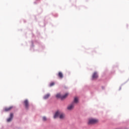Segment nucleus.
Returning a JSON list of instances; mask_svg holds the SVG:
<instances>
[{
  "label": "nucleus",
  "instance_id": "8",
  "mask_svg": "<svg viewBox=\"0 0 129 129\" xmlns=\"http://www.w3.org/2000/svg\"><path fill=\"white\" fill-rule=\"evenodd\" d=\"M13 106H10L9 107H6L5 108V111H11L12 109H13Z\"/></svg>",
  "mask_w": 129,
  "mask_h": 129
},
{
  "label": "nucleus",
  "instance_id": "7",
  "mask_svg": "<svg viewBox=\"0 0 129 129\" xmlns=\"http://www.w3.org/2000/svg\"><path fill=\"white\" fill-rule=\"evenodd\" d=\"M13 117H14V114L13 113H10V117L7 119L8 122H10V121H12V120L13 119Z\"/></svg>",
  "mask_w": 129,
  "mask_h": 129
},
{
  "label": "nucleus",
  "instance_id": "3",
  "mask_svg": "<svg viewBox=\"0 0 129 129\" xmlns=\"http://www.w3.org/2000/svg\"><path fill=\"white\" fill-rule=\"evenodd\" d=\"M67 96H68V93H66L63 96L61 95L60 94H57L56 95V98H61V100L65 99Z\"/></svg>",
  "mask_w": 129,
  "mask_h": 129
},
{
  "label": "nucleus",
  "instance_id": "2",
  "mask_svg": "<svg viewBox=\"0 0 129 129\" xmlns=\"http://www.w3.org/2000/svg\"><path fill=\"white\" fill-rule=\"evenodd\" d=\"M97 122H98V120L96 119L91 118L89 119L88 124L90 125V124H94V123H97Z\"/></svg>",
  "mask_w": 129,
  "mask_h": 129
},
{
  "label": "nucleus",
  "instance_id": "4",
  "mask_svg": "<svg viewBox=\"0 0 129 129\" xmlns=\"http://www.w3.org/2000/svg\"><path fill=\"white\" fill-rule=\"evenodd\" d=\"M24 105L25 106V108H26V109H29V107L30 106V104H29V101H28V100H24Z\"/></svg>",
  "mask_w": 129,
  "mask_h": 129
},
{
  "label": "nucleus",
  "instance_id": "1",
  "mask_svg": "<svg viewBox=\"0 0 129 129\" xmlns=\"http://www.w3.org/2000/svg\"><path fill=\"white\" fill-rule=\"evenodd\" d=\"M58 116H59L60 119H64L65 118V114L57 111L54 114L53 118H57Z\"/></svg>",
  "mask_w": 129,
  "mask_h": 129
},
{
  "label": "nucleus",
  "instance_id": "12",
  "mask_svg": "<svg viewBox=\"0 0 129 129\" xmlns=\"http://www.w3.org/2000/svg\"><path fill=\"white\" fill-rule=\"evenodd\" d=\"M54 85H55V83L54 82H52L49 84V86L50 87H52V86H54Z\"/></svg>",
  "mask_w": 129,
  "mask_h": 129
},
{
  "label": "nucleus",
  "instance_id": "9",
  "mask_svg": "<svg viewBox=\"0 0 129 129\" xmlns=\"http://www.w3.org/2000/svg\"><path fill=\"white\" fill-rule=\"evenodd\" d=\"M57 76H58L59 78L62 79V78H63V73H62V72H58Z\"/></svg>",
  "mask_w": 129,
  "mask_h": 129
},
{
  "label": "nucleus",
  "instance_id": "5",
  "mask_svg": "<svg viewBox=\"0 0 129 129\" xmlns=\"http://www.w3.org/2000/svg\"><path fill=\"white\" fill-rule=\"evenodd\" d=\"M75 106V104H74V103H72V104H71L68 106V109L69 110H72V109H73L74 108Z\"/></svg>",
  "mask_w": 129,
  "mask_h": 129
},
{
  "label": "nucleus",
  "instance_id": "6",
  "mask_svg": "<svg viewBox=\"0 0 129 129\" xmlns=\"http://www.w3.org/2000/svg\"><path fill=\"white\" fill-rule=\"evenodd\" d=\"M98 78V75H97V72H94L92 75V80H94V79H97Z\"/></svg>",
  "mask_w": 129,
  "mask_h": 129
},
{
  "label": "nucleus",
  "instance_id": "13",
  "mask_svg": "<svg viewBox=\"0 0 129 129\" xmlns=\"http://www.w3.org/2000/svg\"><path fill=\"white\" fill-rule=\"evenodd\" d=\"M42 119L44 121H46V120H47V118L45 116L43 117Z\"/></svg>",
  "mask_w": 129,
  "mask_h": 129
},
{
  "label": "nucleus",
  "instance_id": "10",
  "mask_svg": "<svg viewBox=\"0 0 129 129\" xmlns=\"http://www.w3.org/2000/svg\"><path fill=\"white\" fill-rule=\"evenodd\" d=\"M73 103H74V104H75V103H78V97H75L74 102H73Z\"/></svg>",
  "mask_w": 129,
  "mask_h": 129
},
{
  "label": "nucleus",
  "instance_id": "11",
  "mask_svg": "<svg viewBox=\"0 0 129 129\" xmlns=\"http://www.w3.org/2000/svg\"><path fill=\"white\" fill-rule=\"evenodd\" d=\"M50 97V94H47L44 96V99H48Z\"/></svg>",
  "mask_w": 129,
  "mask_h": 129
}]
</instances>
